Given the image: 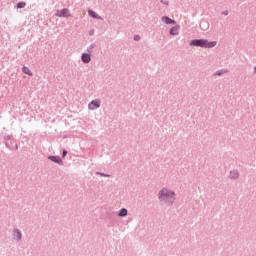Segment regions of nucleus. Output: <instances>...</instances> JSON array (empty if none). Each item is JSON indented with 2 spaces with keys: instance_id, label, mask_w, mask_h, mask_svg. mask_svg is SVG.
<instances>
[{
  "instance_id": "obj_1",
  "label": "nucleus",
  "mask_w": 256,
  "mask_h": 256,
  "mask_svg": "<svg viewBox=\"0 0 256 256\" xmlns=\"http://www.w3.org/2000/svg\"><path fill=\"white\" fill-rule=\"evenodd\" d=\"M159 199L160 201H164L166 203H173L175 201V192L163 188L159 192Z\"/></svg>"
},
{
  "instance_id": "obj_2",
  "label": "nucleus",
  "mask_w": 256,
  "mask_h": 256,
  "mask_svg": "<svg viewBox=\"0 0 256 256\" xmlns=\"http://www.w3.org/2000/svg\"><path fill=\"white\" fill-rule=\"evenodd\" d=\"M190 45H194L195 47H204L205 49H211L217 45V41L209 42L205 39H196L192 40Z\"/></svg>"
},
{
  "instance_id": "obj_3",
  "label": "nucleus",
  "mask_w": 256,
  "mask_h": 256,
  "mask_svg": "<svg viewBox=\"0 0 256 256\" xmlns=\"http://www.w3.org/2000/svg\"><path fill=\"white\" fill-rule=\"evenodd\" d=\"M99 107H101V101L99 100H93L88 106L91 110L99 109Z\"/></svg>"
},
{
  "instance_id": "obj_4",
  "label": "nucleus",
  "mask_w": 256,
  "mask_h": 256,
  "mask_svg": "<svg viewBox=\"0 0 256 256\" xmlns=\"http://www.w3.org/2000/svg\"><path fill=\"white\" fill-rule=\"evenodd\" d=\"M57 17H70L69 9H62L56 13Z\"/></svg>"
},
{
  "instance_id": "obj_5",
  "label": "nucleus",
  "mask_w": 256,
  "mask_h": 256,
  "mask_svg": "<svg viewBox=\"0 0 256 256\" xmlns=\"http://www.w3.org/2000/svg\"><path fill=\"white\" fill-rule=\"evenodd\" d=\"M162 21L164 23H166V25H175V20H173V19H171V18H169L167 16H163L162 17Z\"/></svg>"
},
{
  "instance_id": "obj_6",
  "label": "nucleus",
  "mask_w": 256,
  "mask_h": 256,
  "mask_svg": "<svg viewBox=\"0 0 256 256\" xmlns=\"http://www.w3.org/2000/svg\"><path fill=\"white\" fill-rule=\"evenodd\" d=\"M83 63H89L91 61V55L88 53L82 54Z\"/></svg>"
},
{
  "instance_id": "obj_7",
  "label": "nucleus",
  "mask_w": 256,
  "mask_h": 256,
  "mask_svg": "<svg viewBox=\"0 0 256 256\" xmlns=\"http://www.w3.org/2000/svg\"><path fill=\"white\" fill-rule=\"evenodd\" d=\"M88 15H90V17H93L94 19H101V17L97 15V13L93 10H89Z\"/></svg>"
},
{
  "instance_id": "obj_8",
  "label": "nucleus",
  "mask_w": 256,
  "mask_h": 256,
  "mask_svg": "<svg viewBox=\"0 0 256 256\" xmlns=\"http://www.w3.org/2000/svg\"><path fill=\"white\" fill-rule=\"evenodd\" d=\"M170 35H179V26H174V27L170 30Z\"/></svg>"
},
{
  "instance_id": "obj_9",
  "label": "nucleus",
  "mask_w": 256,
  "mask_h": 256,
  "mask_svg": "<svg viewBox=\"0 0 256 256\" xmlns=\"http://www.w3.org/2000/svg\"><path fill=\"white\" fill-rule=\"evenodd\" d=\"M22 71L23 73H25L26 75H29L30 77L33 76V72H31V70L28 67H23Z\"/></svg>"
},
{
  "instance_id": "obj_10",
  "label": "nucleus",
  "mask_w": 256,
  "mask_h": 256,
  "mask_svg": "<svg viewBox=\"0 0 256 256\" xmlns=\"http://www.w3.org/2000/svg\"><path fill=\"white\" fill-rule=\"evenodd\" d=\"M49 159L51 161H53L54 163H59V161H61V158H59L57 156H50Z\"/></svg>"
},
{
  "instance_id": "obj_11",
  "label": "nucleus",
  "mask_w": 256,
  "mask_h": 256,
  "mask_svg": "<svg viewBox=\"0 0 256 256\" xmlns=\"http://www.w3.org/2000/svg\"><path fill=\"white\" fill-rule=\"evenodd\" d=\"M127 215V209L122 208L119 213V217H126Z\"/></svg>"
},
{
  "instance_id": "obj_12",
  "label": "nucleus",
  "mask_w": 256,
  "mask_h": 256,
  "mask_svg": "<svg viewBox=\"0 0 256 256\" xmlns=\"http://www.w3.org/2000/svg\"><path fill=\"white\" fill-rule=\"evenodd\" d=\"M25 5H27L25 2H19L17 4V7H18V9H23L25 7Z\"/></svg>"
},
{
  "instance_id": "obj_13",
  "label": "nucleus",
  "mask_w": 256,
  "mask_h": 256,
  "mask_svg": "<svg viewBox=\"0 0 256 256\" xmlns=\"http://www.w3.org/2000/svg\"><path fill=\"white\" fill-rule=\"evenodd\" d=\"M231 177H232V179H237V177H239V173L231 172Z\"/></svg>"
},
{
  "instance_id": "obj_14",
  "label": "nucleus",
  "mask_w": 256,
  "mask_h": 256,
  "mask_svg": "<svg viewBox=\"0 0 256 256\" xmlns=\"http://www.w3.org/2000/svg\"><path fill=\"white\" fill-rule=\"evenodd\" d=\"M66 156H67V151L64 150V151H63V154H62V157H66Z\"/></svg>"
},
{
  "instance_id": "obj_15",
  "label": "nucleus",
  "mask_w": 256,
  "mask_h": 256,
  "mask_svg": "<svg viewBox=\"0 0 256 256\" xmlns=\"http://www.w3.org/2000/svg\"><path fill=\"white\" fill-rule=\"evenodd\" d=\"M139 39H141V37H139V36H135V37H134V40H135V41H139Z\"/></svg>"
},
{
  "instance_id": "obj_16",
  "label": "nucleus",
  "mask_w": 256,
  "mask_h": 256,
  "mask_svg": "<svg viewBox=\"0 0 256 256\" xmlns=\"http://www.w3.org/2000/svg\"><path fill=\"white\" fill-rule=\"evenodd\" d=\"M18 233V239H21V233L20 232H17Z\"/></svg>"
},
{
  "instance_id": "obj_17",
  "label": "nucleus",
  "mask_w": 256,
  "mask_h": 256,
  "mask_svg": "<svg viewBox=\"0 0 256 256\" xmlns=\"http://www.w3.org/2000/svg\"><path fill=\"white\" fill-rule=\"evenodd\" d=\"M224 15H229V12H224Z\"/></svg>"
}]
</instances>
